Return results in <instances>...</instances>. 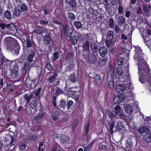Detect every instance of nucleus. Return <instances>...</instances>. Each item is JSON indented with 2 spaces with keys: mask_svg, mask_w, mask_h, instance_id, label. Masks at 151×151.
Segmentation results:
<instances>
[{
  "mask_svg": "<svg viewBox=\"0 0 151 151\" xmlns=\"http://www.w3.org/2000/svg\"><path fill=\"white\" fill-rule=\"evenodd\" d=\"M39 22L42 25H46L48 24L49 21L46 18L44 17L39 20Z\"/></svg>",
  "mask_w": 151,
  "mask_h": 151,
  "instance_id": "34",
  "label": "nucleus"
},
{
  "mask_svg": "<svg viewBox=\"0 0 151 151\" xmlns=\"http://www.w3.org/2000/svg\"><path fill=\"white\" fill-rule=\"evenodd\" d=\"M142 36L144 39L145 42L146 43L147 45L148 46V48L150 49V47L151 46V45L150 44L148 45L147 43L150 41L151 39L146 36H145L144 35H142Z\"/></svg>",
  "mask_w": 151,
  "mask_h": 151,
  "instance_id": "32",
  "label": "nucleus"
},
{
  "mask_svg": "<svg viewBox=\"0 0 151 151\" xmlns=\"http://www.w3.org/2000/svg\"><path fill=\"white\" fill-rule=\"evenodd\" d=\"M125 111L127 113L131 114L132 112L133 109L131 105H128L126 106Z\"/></svg>",
  "mask_w": 151,
  "mask_h": 151,
  "instance_id": "30",
  "label": "nucleus"
},
{
  "mask_svg": "<svg viewBox=\"0 0 151 151\" xmlns=\"http://www.w3.org/2000/svg\"><path fill=\"white\" fill-rule=\"evenodd\" d=\"M107 60V58H100L98 62V66L101 68L104 67L106 65Z\"/></svg>",
  "mask_w": 151,
  "mask_h": 151,
  "instance_id": "16",
  "label": "nucleus"
},
{
  "mask_svg": "<svg viewBox=\"0 0 151 151\" xmlns=\"http://www.w3.org/2000/svg\"><path fill=\"white\" fill-rule=\"evenodd\" d=\"M68 17L71 20H74L75 19V16L73 13L72 12H69L68 14Z\"/></svg>",
  "mask_w": 151,
  "mask_h": 151,
  "instance_id": "55",
  "label": "nucleus"
},
{
  "mask_svg": "<svg viewBox=\"0 0 151 151\" xmlns=\"http://www.w3.org/2000/svg\"><path fill=\"white\" fill-rule=\"evenodd\" d=\"M60 141L62 143H65L68 142L70 139V137L67 135L62 134L60 135Z\"/></svg>",
  "mask_w": 151,
  "mask_h": 151,
  "instance_id": "15",
  "label": "nucleus"
},
{
  "mask_svg": "<svg viewBox=\"0 0 151 151\" xmlns=\"http://www.w3.org/2000/svg\"><path fill=\"white\" fill-rule=\"evenodd\" d=\"M72 32H69L68 33V35L66 36V39L68 41H71L73 37Z\"/></svg>",
  "mask_w": 151,
  "mask_h": 151,
  "instance_id": "56",
  "label": "nucleus"
},
{
  "mask_svg": "<svg viewBox=\"0 0 151 151\" xmlns=\"http://www.w3.org/2000/svg\"><path fill=\"white\" fill-rule=\"evenodd\" d=\"M114 22L113 18L112 17L110 18L109 21V25L111 28H113L114 27Z\"/></svg>",
  "mask_w": 151,
  "mask_h": 151,
  "instance_id": "53",
  "label": "nucleus"
},
{
  "mask_svg": "<svg viewBox=\"0 0 151 151\" xmlns=\"http://www.w3.org/2000/svg\"><path fill=\"white\" fill-rule=\"evenodd\" d=\"M116 116V114L114 111H111L109 109L106 110L105 117L107 122L108 123H111L112 121H114V118Z\"/></svg>",
  "mask_w": 151,
  "mask_h": 151,
  "instance_id": "5",
  "label": "nucleus"
},
{
  "mask_svg": "<svg viewBox=\"0 0 151 151\" xmlns=\"http://www.w3.org/2000/svg\"><path fill=\"white\" fill-rule=\"evenodd\" d=\"M124 100V97L122 94L115 96L113 99V101L115 104H119L122 102Z\"/></svg>",
  "mask_w": 151,
  "mask_h": 151,
  "instance_id": "11",
  "label": "nucleus"
},
{
  "mask_svg": "<svg viewBox=\"0 0 151 151\" xmlns=\"http://www.w3.org/2000/svg\"><path fill=\"white\" fill-rule=\"evenodd\" d=\"M27 145V143L23 141L20 142L19 145V150L22 151H23L26 147Z\"/></svg>",
  "mask_w": 151,
  "mask_h": 151,
  "instance_id": "27",
  "label": "nucleus"
},
{
  "mask_svg": "<svg viewBox=\"0 0 151 151\" xmlns=\"http://www.w3.org/2000/svg\"><path fill=\"white\" fill-rule=\"evenodd\" d=\"M119 114L118 115L120 118L123 119L126 121H127V118L126 116L124 113H119Z\"/></svg>",
  "mask_w": 151,
  "mask_h": 151,
  "instance_id": "63",
  "label": "nucleus"
},
{
  "mask_svg": "<svg viewBox=\"0 0 151 151\" xmlns=\"http://www.w3.org/2000/svg\"><path fill=\"white\" fill-rule=\"evenodd\" d=\"M73 104V101L72 100H70L67 102V106L68 109L71 108L72 105Z\"/></svg>",
  "mask_w": 151,
  "mask_h": 151,
  "instance_id": "58",
  "label": "nucleus"
},
{
  "mask_svg": "<svg viewBox=\"0 0 151 151\" xmlns=\"http://www.w3.org/2000/svg\"><path fill=\"white\" fill-rule=\"evenodd\" d=\"M90 126V124L88 122L86 125L85 127L84 131H83V134L85 137L87 136L89 132Z\"/></svg>",
  "mask_w": 151,
  "mask_h": 151,
  "instance_id": "35",
  "label": "nucleus"
},
{
  "mask_svg": "<svg viewBox=\"0 0 151 151\" xmlns=\"http://www.w3.org/2000/svg\"><path fill=\"white\" fill-rule=\"evenodd\" d=\"M123 70L121 68H118L116 69V72L115 76V78L117 81L121 82L125 81L124 78L123 77Z\"/></svg>",
  "mask_w": 151,
  "mask_h": 151,
  "instance_id": "7",
  "label": "nucleus"
},
{
  "mask_svg": "<svg viewBox=\"0 0 151 151\" xmlns=\"http://www.w3.org/2000/svg\"><path fill=\"white\" fill-rule=\"evenodd\" d=\"M76 93H75L74 95H73V98L74 99L76 102H78L80 97V93L79 91L76 92Z\"/></svg>",
  "mask_w": 151,
  "mask_h": 151,
  "instance_id": "50",
  "label": "nucleus"
},
{
  "mask_svg": "<svg viewBox=\"0 0 151 151\" xmlns=\"http://www.w3.org/2000/svg\"><path fill=\"white\" fill-rule=\"evenodd\" d=\"M44 41L45 45H48L50 43L51 40V38L49 34L46 35L44 37Z\"/></svg>",
  "mask_w": 151,
  "mask_h": 151,
  "instance_id": "22",
  "label": "nucleus"
},
{
  "mask_svg": "<svg viewBox=\"0 0 151 151\" xmlns=\"http://www.w3.org/2000/svg\"><path fill=\"white\" fill-rule=\"evenodd\" d=\"M37 100L36 99V100H33L31 103L30 104V108L33 110H35V111L36 112L37 110L35 109L37 105Z\"/></svg>",
  "mask_w": 151,
  "mask_h": 151,
  "instance_id": "21",
  "label": "nucleus"
},
{
  "mask_svg": "<svg viewBox=\"0 0 151 151\" xmlns=\"http://www.w3.org/2000/svg\"><path fill=\"white\" fill-rule=\"evenodd\" d=\"M66 106V102L65 101L64 99H62L60 101V103L58 106H57L56 108L60 110V111H63L64 110Z\"/></svg>",
  "mask_w": 151,
  "mask_h": 151,
  "instance_id": "12",
  "label": "nucleus"
},
{
  "mask_svg": "<svg viewBox=\"0 0 151 151\" xmlns=\"http://www.w3.org/2000/svg\"><path fill=\"white\" fill-rule=\"evenodd\" d=\"M132 140L130 138H128L126 141V145L127 148L131 147L132 145Z\"/></svg>",
  "mask_w": 151,
  "mask_h": 151,
  "instance_id": "39",
  "label": "nucleus"
},
{
  "mask_svg": "<svg viewBox=\"0 0 151 151\" xmlns=\"http://www.w3.org/2000/svg\"><path fill=\"white\" fill-rule=\"evenodd\" d=\"M118 21L119 24L120 25H122L125 22V18L124 17L121 16L118 18Z\"/></svg>",
  "mask_w": 151,
  "mask_h": 151,
  "instance_id": "47",
  "label": "nucleus"
},
{
  "mask_svg": "<svg viewBox=\"0 0 151 151\" xmlns=\"http://www.w3.org/2000/svg\"><path fill=\"white\" fill-rule=\"evenodd\" d=\"M114 34V32L111 30H110L107 32L105 41L107 47H109L112 45V40Z\"/></svg>",
  "mask_w": 151,
  "mask_h": 151,
  "instance_id": "6",
  "label": "nucleus"
},
{
  "mask_svg": "<svg viewBox=\"0 0 151 151\" xmlns=\"http://www.w3.org/2000/svg\"><path fill=\"white\" fill-rule=\"evenodd\" d=\"M14 139L13 137H12L11 140V142L9 143L8 144L6 145L7 147L9 149L10 148L12 147L14 145L13 142L14 141Z\"/></svg>",
  "mask_w": 151,
  "mask_h": 151,
  "instance_id": "57",
  "label": "nucleus"
},
{
  "mask_svg": "<svg viewBox=\"0 0 151 151\" xmlns=\"http://www.w3.org/2000/svg\"><path fill=\"white\" fill-rule=\"evenodd\" d=\"M102 4H104V7L106 10L109 9V3L108 2V0H103L102 1Z\"/></svg>",
  "mask_w": 151,
  "mask_h": 151,
  "instance_id": "45",
  "label": "nucleus"
},
{
  "mask_svg": "<svg viewBox=\"0 0 151 151\" xmlns=\"http://www.w3.org/2000/svg\"><path fill=\"white\" fill-rule=\"evenodd\" d=\"M98 51L100 56L102 57H104L107 52V48L103 46L100 47Z\"/></svg>",
  "mask_w": 151,
  "mask_h": 151,
  "instance_id": "13",
  "label": "nucleus"
},
{
  "mask_svg": "<svg viewBox=\"0 0 151 151\" xmlns=\"http://www.w3.org/2000/svg\"><path fill=\"white\" fill-rule=\"evenodd\" d=\"M33 32L36 35H40L43 33L44 31L41 28H37L35 29L33 31Z\"/></svg>",
  "mask_w": 151,
  "mask_h": 151,
  "instance_id": "40",
  "label": "nucleus"
},
{
  "mask_svg": "<svg viewBox=\"0 0 151 151\" xmlns=\"http://www.w3.org/2000/svg\"><path fill=\"white\" fill-rule=\"evenodd\" d=\"M108 87L110 89H112L114 87V82L113 81H110L108 83Z\"/></svg>",
  "mask_w": 151,
  "mask_h": 151,
  "instance_id": "54",
  "label": "nucleus"
},
{
  "mask_svg": "<svg viewBox=\"0 0 151 151\" xmlns=\"http://www.w3.org/2000/svg\"><path fill=\"white\" fill-rule=\"evenodd\" d=\"M56 98L55 96H53V99L52 100V104L53 106H54L55 108H56V107H57L56 103Z\"/></svg>",
  "mask_w": 151,
  "mask_h": 151,
  "instance_id": "60",
  "label": "nucleus"
},
{
  "mask_svg": "<svg viewBox=\"0 0 151 151\" xmlns=\"http://www.w3.org/2000/svg\"><path fill=\"white\" fill-rule=\"evenodd\" d=\"M7 29L8 32L10 34L16 35L18 33L17 27L13 24H9Z\"/></svg>",
  "mask_w": 151,
  "mask_h": 151,
  "instance_id": "9",
  "label": "nucleus"
},
{
  "mask_svg": "<svg viewBox=\"0 0 151 151\" xmlns=\"http://www.w3.org/2000/svg\"><path fill=\"white\" fill-rule=\"evenodd\" d=\"M62 53L61 50H58V52L53 53L51 57V60L53 62H55L59 58V55Z\"/></svg>",
  "mask_w": 151,
  "mask_h": 151,
  "instance_id": "14",
  "label": "nucleus"
},
{
  "mask_svg": "<svg viewBox=\"0 0 151 151\" xmlns=\"http://www.w3.org/2000/svg\"><path fill=\"white\" fill-rule=\"evenodd\" d=\"M109 47V50L110 53L112 55H114L115 52L116 48L112 47Z\"/></svg>",
  "mask_w": 151,
  "mask_h": 151,
  "instance_id": "62",
  "label": "nucleus"
},
{
  "mask_svg": "<svg viewBox=\"0 0 151 151\" xmlns=\"http://www.w3.org/2000/svg\"><path fill=\"white\" fill-rule=\"evenodd\" d=\"M74 56L72 53L68 54L65 58V60L66 61H70L71 59H73Z\"/></svg>",
  "mask_w": 151,
  "mask_h": 151,
  "instance_id": "44",
  "label": "nucleus"
},
{
  "mask_svg": "<svg viewBox=\"0 0 151 151\" xmlns=\"http://www.w3.org/2000/svg\"><path fill=\"white\" fill-rule=\"evenodd\" d=\"M55 93L54 95L56 96H58L60 94L63 93V90L59 87H56L55 89Z\"/></svg>",
  "mask_w": 151,
  "mask_h": 151,
  "instance_id": "26",
  "label": "nucleus"
},
{
  "mask_svg": "<svg viewBox=\"0 0 151 151\" xmlns=\"http://www.w3.org/2000/svg\"><path fill=\"white\" fill-rule=\"evenodd\" d=\"M90 47L92 52L94 53H97L99 49L98 45L94 42L90 44Z\"/></svg>",
  "mask_w": 151,
  "mask_h": 151,
  "instance_id": "18",
  "label": "nucleus"
},
{
  "mask_svg": "<svg viewBox=\"0 0 151 151\" xmlns=\"http://www.w3.org/2000/svg\"><path fill=\"white\" fill-rule=\"evenodd\" d=\"M78 37V40L81 42H83V41L85 40V37L82 34L79 33Z\"/></svg>",
  "mask_w": 151,
  "mask_h": 151,
  "instance_id": "48",
  "label": "nucleus"
},
{
  "mask_svg": "<svg viewBox=\"0 0 151 151\" xmlns=\"http://www.w3.org/2000/svg\"><path fill=\"white\" fill-rule=\"evenodd\" d=\"M68 4L72 8H74L76 6L77 3L75 0H66Z\"/></svg>",
  "mask_w": 151,
  "mask_h": 151,
  "instance_id": "28",
  "label": "nucleus"
},
{
  "mask_svg": "<svg viewBox=\"0 0 151 151\" xmlns=\"http://www.w3.org/2000/svg\"><path fill=\"white\" fill-rule=\"evenodd\" d=\"M4 16L7 19H9L11 18V14L10 12L7 10L6 11L4 14Z\"/></svg>",
  "mask_w": 151,
  "mask_h": 151,
  "instance_id": "43",
  "label": "nucleus"
},
{
  "mask_svg": "<svg viewBox=\"0 0 151 151\" xmlns=\"http://www.w3.org/2000/svg\"><path fill=\"white\" fill-rule=\"evenodd\" d=\"M125 89V87L122 84L118 85L116 87V91L120 94L123 93Z\"/></svg>",
  "mask_w": 151,
  "mask_h": 151,
  "instance_id": "17",
  "label": "nucleus"
},
{
  "mask_svg": "<svg viewBox=\"0 0 151 151\" xmlns=\"http://www.w3.org/2000/svg\"><path fill=\"white\" fill-rule=\"evenodd\" d=\"M19 63L18 64L21 65V64H22L23 63L27 61V59L25 55H21L18 59Z\"/></svg>",
  "mask_w": 151,
  "mask_h": 151,
  "instance_id": "23",
  "label": "nucleus"
},
{
  "mask_svg": "<svg viewBox=\"0 0 151 151\" xmlns=\"http://www.w3.org/2000/svg\"><path fill=\"white\" fill-rule=\"evenodd\" d=\"M95 81V83L97 85H99L101 82V78L100 76L98 74H96L93 77Z\"/></svg>",
  "mask_w": 151,
  "mask_h": 151,
  "instance_id": "25",
  "label": "nucleus"
},
{
  "mask_svg": "<svg viewBox=\"0 0 151 151\" xmlns=\"http://www.w3.org/2000/svg\"><path fill=\"white\" fill-rule=\"evenodd\" d=\"M114 112H115L116 114H117L118 115L119 114L122 112L120 106L119 105H116L114 107Z\"/></svg>",
  "mask_w": 151,
  "mask_h": 151,
  "instance_id": "42",
  "label": "nucleus"
},
{
  "mask_svg": "<svg viewBox=\"0 0 151 151\" xmlns=\"http://www.w3.org/2000/svg\"><path fill=\"white\" fill-rule=\"evenodd\" d=\"M27 9V5L25 3H21L20 6V12H25Z\"/></svg>",
  "mask_w": 151,
  "mask_h": 151,
  "instance_id": "31",
  "label": "nucleus"
},
{
  "mask_svg": "<svg viewBox=\"0 0 151 151\" xmlns=\"http://www.w3.org/2000/svg\"><path fill=\"white\" fill-rule=\"evenodd\" d=\"M123 127V124L121 122H118L116 126V130L119 131H120Z\"/></svg>",
  "mask_w": 151,
  "mask_h": 151,
  "instance_id": "38",
  "label": "nucleus"
},
{
  "mask_svg": "<svg viewBox=\"0 0 151 151\" xmlns=\"http://www.w3.org/2000/svg\"><path fill=\"white\" fill-rule=\"evenodd\" d=\"M2 109L3 113L4 114H6V111L8 109L7 107V104L6 103H5V104L4 103L3 104V106L2 107Z\"/></svg>",
  "mask_w": 151,
  "mask_h": 151,
  "instance_id": "52",
  "label": "nucleus"
},
{
  "mask_svg": "<svg viewBox=\"0 0 151 151\" xmlns=\"http://www.w3.org/2000/svg\"><path fill=\"white\" fill-rule=\"evenodd\" d=\"M45 67L49 71H51L52 69V66L49 62H47L45 65Z\"/></svg>",
  "mask_w": 151,
  "mask_h": 151,
  "instance_id": "46",
  "label": "nucleus"
},
{
  "mask_svg": "<svg viewBox=\"0 0 151 151\" xmlns=\"http://www.w3.org/2000/svg\"><path fill=\"white\" fill-rule=\"evenodd\" d=\"M83 58L91 64H94L97 62V58L94 53L82 50Z\"/></svg>",
  "mask_w": 151,
  "mask_h": 151,
  "instance_id": "4",
  "label": "nucleus"
},
{
  "mask_svg": "<svg viewBox=\"0 0 151 151\" xmlns=\"http://www.w3.org/2000/svg\"><path fill=\"white\" fill-rule=\"evenodd\" d=\"M110 124L109 125V131L110 134H112L113 133V129L115 126V122L114 121H112L111 123H109Z\"/></svg>",
  "mask_w": 151,
  "mask_h": 151,
  "instance_id": "41",
  "label": "nucleus"
},
{
  "mask_svg": "<svg viewBox=\"0 0 151 151\" xmlns=\"http://www.w3.org/2000/svg\"><path fill=\"white\" fill-rule=\"evenodd\" d=\"M41 90V88L40 87L38 88L37 90H34V94L36 96L35 98L37 100L40 99V97L39 95Z\"/></svg>",
  "mask_w": 151,
  "mask_h": 151,
  "instance_id": "29",
  "label": "nucleus"
},
{
  "mask_svg": "<svg viewBox=\"0 0 151 151\" xmlns=\"http://www.w3.org/2000/svg\"><path fill=\"white\" fill-rule=\"evenodd\" d=\"M28 137H29L28 139L31 141H34L36 139V136L32 134H30Z\"/></svg>",
  "mask_w": 151,
  "mask_h": 151,
  "instance_id": "61",
  "label": "nucleus"
},
{
  "mask_svg": "<svg viewBox=\"0 0 151 151\" xmlns=\"http://www.w3.org/2000/svg\"><path fill=\"white\" fill-rule=\"evenodd\" d=\"M61 134H54L52 135V137L54 139H60V135Z\"/></svg>",
  "mask_w": 151,
  "mask_h": 151,
  "instance_id": "64",
  "label": "nucleus"
},
{
  "mask_svg": "<svg viewBox=\"0 0 151 151\" xmlns=\"http://www.w3.org/2000/svg\"><path fill=\"white\" fill-rule=\"evenodd\" d=\"M90 44L88 40L86 41L85 42L83 43L82 47L83 48L82 50H84L87 52H90Z\"/></svg>",
  "mask_w": 151,
  "mask_h": 151,
  "instance_id": "20",
  "label": "nucleus"
},
{
  "mask_svg": "<svg viewBox=\"0 0 151 151\" xmlns=\"http://www.w3.org/2000/svg\"><path fill=\"white\" fill-rule=\"evenodd\" d=\"M11 73L9 76V77L12 79H14L17 77L18 72V66L16 63L13 66L11 70Z\"/></svg>",
  "mask_w": 151,
  "mask_h": 151,
  "instance_id": "8",
  "label": "nucleus"
},
{
  "mask_svg": "<svg viewBox=\"0 0 151 151\" xmlns=\"http://www.w3.org/2000/svg\"><path fill=\"white\" fill-rule=\"evenodd\" d=\"M68 78L70 81L72 82H74L76 79V77L75 75L73 74H70Z\"/></svg>",
  "mask_w": 151,
  "mask_h": 151,
  "instance_id": "49",
  "label": "nucleus"
},
{
  "mask_svg": "<svg viewBox=\"0 0 151 151\" xmlns=\"http://www.w3.org/2000/svg\"><path fill=\"white\" fill-rule=\"evenodd\" d=\"M45 113L42 106H40L39 109V113L34 116V119L35 121H38L41 119L45 116Z\"/></svg>",
  "mask_w": 151,
  "mask_h": 151,
  "instance_id": "10",
  "label": "nucleus"
},
{
  "mask_svg": "<svg viewBox=\"0 0 151 151\" xmlns=\"http://www.w3.org/2000/svg\"><path fill=\"white\" fill-rule=\"evenodd\" d=\"M60 26H61L62 28V30L60 32V36L61 37L62 35L61 34L62 32L63 33V35L65 36H66L67 34L68 29V26L67 24L63 25L62 23V24H60Z\"/></svg>",
  "mask_w": 151,
  "mask_h": 151,
  "instance_id": "19",
  "label": "nucleus"
},
{
  "mask_svg": "<svg viewBox=\"0 0 151 151\" xmlns=\"http://www.w3.org/2000/svg\"><path fill=\"white\" fill-rule=\"evenodd\" d=\"M150 8L147 6H144L143 10L145 13L146 16L147 17H149L150 15V13L149 11Z\"/></svg>",
  "mask_w": 151,
  "mask_h": 151,
  "instance_id": "36",
  "label": "nucleus"
},
{
  "mask_svg": "<svg viewBox=\"0 0 151 151\" xmlns=\"http://www.w3.org/2000/svg\"><path fill=\"white\" fill-rule=\"evenodd\" d=\"M144 140L146 142L148 143L151 142V135L149 134H147L144 137Z\"/></svg>",
  "mask_w": 151,
  "mask_h": 151,
  "instance_id": "33",
  "label": "nucleus"
},
{
  "mask_svg": "<svg viewBox=\"0 0 151 151\" xmlns=\"http://www.w3.org/2000/svg\"><path fill=\"white\" fill-rule=\"evenodd\" d=\"M71 41V44L72 45H76L78 41V36L74 35L72 38Z\"/></svg>",
  "mask_w": 151,
  "mask_h": 151,
  "instance_id": "37",
  "label": "nucleus"
},
{
  "mask_svg": "<svg viewBox=\"0 0 151 151\" xmlns=\"http://www.w3.org/2000/svg\"><path fill=\"white\" fill-rule=\"evenodd\" d=\"M58 76V74L57 72H55L53 73V75L50 77L48 78V81L50 83H52L55 80L56 78Z\"/></svg>",
  "mask_w": 151,
  "mask_h": 151,
  "instance_id": "24",
  "label": "nucleus"
},
{
  "mask_svg": "<svg viewBox=\"0 0 151 151\" xmlns=\"http://www.w3.org/2000/svg\"><path fill=\"white\" fill-rule=\"evenodd\" d=\"M26 37V40H25L24 46L23 47L24 52L25 53L27 52L28 55L27 57L28 62L26 61L21 64V67L23 72H26L29 69L30 64L29 63L33 61V58L36 55L37 45L35 42L33 41V38L31 39L24 35Z\"/></svg>",
  "mask_w": 151,
  "mask_h": 151,
  "instance_id": "2",
  "label": "nucleus"
},
{
  "mask_svg": "<svg viewBox=\"0 0 151 151\" xmlns=\"http://www.w3.org/2000/svg\"><path fill=\"white\" fill-rule=\"evenodd\" d=\"M74 25L78 29L81 28L82 27V24L80 22H74Z\"/></svg>",
  "mask_w": 151,
  "mask_h": 151,
  "instance_id": "51",
  "label": "nucleus"
},
{
  "mask_svg": "<svg viewBox=\"0 0 151 151\" xmlns=\"http://www.w3.org/2000/svg\"><path fill=\"white\" fill-rule=\"evenodd\" d=\"M142 50L140 47L135 50V54L134 58L138 60V73L139 80L141 83L147 82L151 85V73L150 69L147 63L142 58Z\"/></svg>",
  "mask_w": 151,
  "mask_h": 151,
  "instance_id": "1",
  "label": "nucleus"
},
{
  "mask_svg": "<svg viewBox=\"0 0 151 151\" xmlns=\"http://www.w3.org/2000/svg\"><path fill=\"white\" fill-rule=\"evenodd\" d=\"M124 8L122 6L119 5L118 9V12L119 14H122L124 13Z\"/></svg>",
  "mask_w": 151,
  "mask_h": 151,
  "instance_id": "59",
  "label": "nucleus"
},
{
  "mask_svg": "<svg viewBox=\"0 0 151 151\" xmlns=\"http://www.w3.org/2000/svg\"><path fill=\"white\" fill-rule=\"evenodd\" d=\"M7 44V49L12 51L14 50V53L18 55L19 53L20 46L17 40L11 37H6L5 39Z\"/></svg>",
  "mask_w": 151,
  "mask_h": 151,
  "instance_id": "3",
  "label": "nucleus"
}]
</instances>
